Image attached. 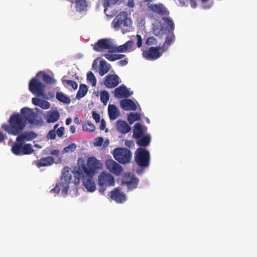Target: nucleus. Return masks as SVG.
Segmentation results:
<instances>
[{
	"mask_svg": "<svg viewBox=\"0 0 257 257\" xmlns=\"http://www.w3.org/2000/svg\"><path fill=\"white\" fill-rule=\"evenodd\" d=\"M56 98L58 100L64 103L69 104L71 102L70 98L61 92L56 93Z\"/></svg>",
	"mask_w": 257,
	"mask_h": 257,
	"instance_id": "obj_30",
	"label": "nucleus"
},
{
	"mask_svg": "<svg viewBox=\"0 0 257 257\" xmlns=\"http://www.w3.org/2000/svg\"><path fill=\"white\" fill-rule=\"evenodd\" d=\"M106 127V123L105 120L102 119H101L100 121V129L101 130H103Z\"/></svg>",
	"mask_w": 257,
	"mask_h": 257,
	"instance_id": "obj_58",
	"label": "nucleus"
},
{
	"mask_svg": "<svg viewBox=\"0 0 257 257\" xmlns=\"http://www.w3.org/2000/svg\"><path fill=\"white\" fill-rule=\"evenodd\" d=\"M109 40L107 39H102L99 40L93 45V50L97 52H101L102 50L109 48Z\"/></svg>",
	"mask_w": 257,
	"mask_h": 257,
	"instance_id": "obj_17",
	"label": "nucleus"
},
{
	"mask_svg": "<svg viewBox=\"0 0 257 257\" xmlns=\"http://www.w3.org/2000/svg\"><path fill=\"white\" fill-rule=\"evenodd\" d=\"M68 168H64L62 173L60 182L56 184L55 187L51 190V192L58 193L60 192V186L62 187V193L66 195L69 189V184L71 180V175L68 170Z\"/></svg>",
	"mask_w": 257,
	"mask_h": 257,
	"instance_id": "obj_3",
	"label": "nucleus"
},
{
	"mask_svg": "<svg viewBox=\"0 0 257 257\" xmlns=\"http://www.w3.org/2000/svg\"><path fill=\"white\" fill-rule=\"evenodd\" d=\"M40 75H42V79L46 84H52L55 83V80L48 74L39 72L37 73V76H38Z\"/></svg>",
	"mask_w": 257,
	"mask_h": 257,
	"instance_id": "obj_27",
	"label": "nucleus"
},
{
	"mask_svg": "<svg viewBox=\"0 0 257 257\" xmlns=\"http://www.w3.org/2000/svg\"><path fill=\"white\" fill-rule=\"evenodd\" d=\"M110 197L118 203H122L126 199L125 194L118 188H115L110 192Z\"/></svg>",
	"mask_w": 257,
	"mask_h": 257,
	"instance_id": "obj_11",
	"label": "nucleus"
},
{
	"mask_svg": "<svg viewBox=\"0 0 257 257\" xmlns=\"http://www.w3.org/2000/svg\"><path fill=\"white\" fill-rule=\"evenodd\" d=\"M37 114L29 107H25L21 109V113H15L9 118L8 123H4L2 128L9 135L17 136L25 128L27 121L31 124L38 125L41 121L37 119Z\"/></svg>",
	"mask_w": 257,
	"mask_h": 257,
	"instance_id": "obj_1",
	"label": "nucleus"
},
{
	"mask_svg": "<svg viewBox=\"0 0 257 257\" xmlns=\"http://www.w3.org/2000/svg\"><path fill=\"white\" fill-rule=\"evenodd\" d=\"M88 91L87 86L84 84H81L79 86V90L76 94V98L78 99L83 97L87 93Z\"/></svg>",
	"mask_w": 257,
	"mask_h": 257,
	"instance_id": "obj_31",
	"label": "nucleus"
},
{
	"mask_svg": "<svg viewBox=\"0 0 257 257\" xmlns=\"http://www.w3.org/2000/svg\"><path fill=\"white\" fill-rule=\"evenodd\" d=\"M17 136V142L23 143L25 141H30L37 137V134L34 132H25L23 133L22 132Z\"/></svg>",
	"mask_w": 257,
	"mask_h": 257,
	"instance_id": "obj_15",
	"label": "nucleus"
},
{
	"mask_svg": "<svg viewBox=\"0 0 257 257\" xmlns=\"http://www.w3.org/2000/svg\"><path fill=\"white\" fill-rule=\"evenodd\" d=\"M139 179L137 177L132 178V180L129 181V182L126 184V186L128 190H132L137 187L139 183Z\"/></svg>",
	"mask_w": 257,
	"mask_h": 257,
	"instance_id": "obj_34",
	"label": "nucleus"
},
{
	"mask_svg": "<svg viewBox=\"0 0 257 257\" xmlns=\"http://www.w3.org/2000/svg\"><path fill=\"white\" fill-rule=\"evenodd\" d=\"M60 113L57 110H49L47 112L45 119L48 123H53L60 118Z\"/></svg>",
	"mask_w": 257,
	"mask_h": 257,
	"instance_id": "obj_19",
	"label": "nucleus"
},
{
	"mask_svg": "<svg viewBox=\"0 0 257 257\" xmlns=\"http://www.w3.org/2000/svg\"><path fill=\"white\" fill-rule=\"evenodd\" d=\"M99 191L104 192L107 187L114 185V178L108 173L101 172L98 176Z\"/></svg>",
	"mask_w": 257,
	"mask_h": 257,
	"instance_id": "obj_7",
	"label": "nucleus"
},
{
	"mask_svg": "<svg viewBox=\"0 0 257 257\" xmlns=\"http://www.w3.org/2000/svg\"><path fill=\"white\" fill-rule=\"evenodd\" d=\"M114 158L119 163L125 164L129 163L132 158L130 150L125 148H117L113 152Z\"/></svg>",
	"mask_w": 257,
	"mask_h": 257,
	"instance_id": "obj_6",
	"label": "nucleus"
},
{
	"mask_svg": "<svg viewBox=\"0 0 257 257\" xmlns=\"http://www.w3.org/2000/svg\"><path fill=\"white\" fill-rule=\"evenodd\" d=\"M141 116L139 113L131 112L127 116V120L130 124H132L135 121L140 120Z\"/></svg>",
	"mask_w": 257,
	"mask_h": 257,
	"instance_id": "obj_35",
	"label": "nucleus"
},
{
	"mask_svg": "<svg viewBox=\"0 0 257 257\" xmlns=\"http://www.w3.org/2000/svg\"><path fill=\"white\" fill-rule=\"evenodd\" d=\"M190 2L191 4V7L193 8H195L197 6L195 0H190Z\"/></svg>",
	"mask_w": 257,
	"mask_h": 257,
	"instance_id": "obj_63",
	"label": "nucleus"
},
{
	"mask_svg": "<svg viewBox=\"0 0 257 257\" xmlns=\"http://www.w3.org/2000/svg\"><path fill=\"white\" fill-rule=\"evenodd\" d=\"M92 178L93 177H87L85 174L84 177L80 178L85 188L89 192H93L96 189L95 184Z\"/></svg>",
	"mask_w": 257,
	"mask_h": 257,
	"instance_id": "obj_16",
	"label": "nucleus"
},
{
	"mask_svg": "<svg viewBox=\"0 0 257 257\" xmlns=\"http://www.w3.org/2000/svg\"><path fill=\"white\" fill-rule=\"evenodd\" d=\"M92 116L96 123L100 121V115L95 112H93Z\"/></svg>",
	"mask_w": 257,
	"mask_h": 257,
	"instance_id": "obj_53",
	"label": "nucleus"
},
{
	"mask_svg": "<svg viewBox=\"0 0 257 257\" xmlns=\"http://www.w3.org/2000/svg\"><path fill=\"white\" fill-rule=\"evenodd\" d=\"M87 79L88 82L91 83L92 87L96 86L97 80L94 74L91 71H89L87 73Z\"/></svg>",
	"mask_w": 257,
	"mask_h": 257,
	"instance_id": "obj_37",
	"label": "nucleus"
},
{
	"mask_svg": "<svg viewBox=\"0 0 257 257\" xmlns=\"http://www.w3.org/2000/svg\"><path fill=\"white\" fill-rule=\"evenodd\" d=\"M133 92H130L124 85L122 84L116 88L114 90V96L117 98H127L130 97Z\"/></svg>",
	"mask_w": 257,
	"mask_h": 257,
	"instance_id": "obj_13",
	"label": "nucleus"
},
{
	"mask_svg": "<svg viewBox=\"0 0 257 257\" xmlns=\"http://www.w3.org/2000/svg\"><path fill=\"white\" fill-rule=\"evenodd\" d=\"M109 98V95L108 92L103 90L100 92V100L101 102L105 105Z\"/></svg>",
	"mask_w": 257,
	"mask_h": 257,
	"instance_id": "obj_39",
	"label": "nucleus"
},
{
	"mask_svg": "<svg viewBox=\"0 0 257 257\" xmlns=\"http://www.w3.org/2000/svg\"><path fill=\"white\" fill-rule=\"evenodd\" d=\"M72 121V119L71 118H67L66 119V124L68 125H69L71 122Z\"/></svg>",
	"mask_w": 257,
	"mask_h": 257,
	"instance_id": "obj_64",
	"label": "nucleus"
},
{
	"mask_svg": "<svg viewBox=\"0 0 257 257\" xmlns=\"http://www.w3.org/2000/svg\"><path fill=\"white\" fill-rule=\"evenodd\" d=\"M157 43V40L154 37H149L145 41V44L148 46L156 45Z\"/></svg>",
	"mask_w": 257,
	"mask_h": 257,
	"instance_id": "obj_42",
	"label": "nucleus"
},
{
	"mask_svg": "<svg viewBox=\"0 0 257 257\" xmlns=\"http://www.w3.org/2000/svg\"><path fill=\"white\" fill-rule=\"evenodd\" d=\"M118 65L120 66H125L127 64V61L126 60H119L118 62Z\"/></svg>",
	"mask_w": 257,
	"mask_h": 257,
	"instance_id": "obj_56",
	"label": "nucleus"
},
{
	"mask_svg": "<svg viewBox=\"0 0 257 257\" xmlns=\"http://www.w3.org/2000/svg\"><path fill=\"white\" fill-rule=\"evenodd\" d=\"M137 164L141 168L148 167L150 163V155L149 151L144 148H138L135 154Z\"/></svg>",
	"mask_w": 257,
	"mask_h": 257,
	"instance_id": "obj_4",
	"label": "nucleus"
},
{
	"mask_svg": "<svg viewBox=\"0 0 257 257\" xmlns=\"http://www.w3.org/2000/svg\"><path fill=\"white\" fill-rule=\"evenodd\" d=\"M29 89L36 96H43L45 94V86L36 77H33L29 82Z\"/></svg>",
	"mask_w": 257,
	"mask_h": 257,
	"instance_id": "obj_8",
	"label": "nucleus"
},
{
	"mask_svg": "<svg viewBox=\"0 0 257 257\" xmlns=\"http://www.w3.org/2000/svg\"><path fill=\"white\" fill-rule=\"evenodd\" d=\"M120 105L123 109L126 111L135 110L137 109L136 104L131 99H125L121 100L120 101Z\"/></svg>",
	"mask_w": 257,
	"mask_h": 257,
	"instance_id": "obj_18",
	"label": "nucleus"
},
{
	"mask_svg": "<svg viewBox=\"0 0 257 257\" xmlns=\"http://www.w3.org/2000/svg\"><path fill=\"white\" fill-rule=\"evenodd\" d=\"M32 101L34 105L38 106L43 109H47L50 107V103L48 101L38 98H33Z\"/></svg>",
	"mask_w": 257,
	"mask_h": 257,
	"instance_id": "obj_22",
	"label": "nucleus"
},
{
	"mask_svg": "<svg viewBox=\"0 0 257 257\" xmlns=\"http://www.w3.org/2000/svg\"><path fill=\"white\" fill-rule=\"evenodd\" d=\"M127 17V14L126 12H120L115 18H116V20L117 19H121L124 20L125 18Z\"/></svg>",
	"mask_w": 257,
	"mask_h": 257,
	"instance_id": "obj_48",
	"label": "nucleus"
},
{
	"mask_svg": "<svg viewBox=\"0 0 257 257\" xmlns=\"http://www.w3.org/2000/svg\"><path fill=\"white\" fill-rule=\"evenodd\" d=\"M166 50L164 46L151 47L148 50H142V55L146 60H155L160 58Z\"/></svg>",
	"mask_w": 257,
	"mask_h": 257,
	"instance_id": "obj_5",
	"label": "nucleus"
},
{
	"mask_svg": "<svg viewBox=\"0 0 257 257\" xmlns=\"http://www.w3.org/2000/svg\"><path fill=\"white\" fill-rule=\"evenodd\" d=\"M123 21L124 20L123 19H117L116 20V18H114L112 22L113 27L115 29H118L122 25Z\"/></svg>",
	"mask_w": 257,
	"mask_h": 257,
	"instance_id": "obj_43",
	"label": "nucleus"
},
{
	"mask_svg": "<svg viewBox=\"0 0 257 257\" xmlns=\"http://www.w3.org/2000/svg\"><path fill=\"white\" fill-rule=\"evenodd\" d=\"M119 83V77L115 74H109L105 76L104 84L108 88L115 87Z\"/></svg>",
	"mask_w": 257,
	"mask_h": 257,
	"instance_id": "obj_10",
	"label": "nucleus"
},
{
	"mask_svg": "<svg viewBox=\"0 0 257 257\" xmlns=\"http://www.w3.org/2000/svg\"><path fill=\"white\" fill-rule=\"evenodd\" d=\"M103 142V139L102 137H99L97 139V140L94 142V145L95 146H101Z\"/></svg>",
	"mask_w": 257,
	"mask_h": 257,
	"instance_id": "obj_54",
	"label": "nucleus"
},
{
	"mask_svg": "<svg viewBox=\"0 0 257 257\" xmlns=\"http://www.w3.org/2000/svg\"><path fill=\"white\" fill-rule=\"evenodd\" d=\"M137 38V45L138 48L141 47L142 46V38L141 35H137L136 36Z\"/></svg>",
	"mask_w": 257,
	"mask_h": 257,
	"instance_id": "obj_50",
	"label": "nucleus"
},
{
	"mask_svg": "<svg viewBox=\"0 0 257 257\" xmlns=\"http://www.w3.org/2000/svg\"><path fill=\"white\" fill-rule=\"evenodd\" d=\"M116 127L117 130L122 134H126L131 130V126L124 120H117L116 122Z\"/></svg>",
	"mask_w": 257,
	"mask_h": 257,
	"instance_id": "obj_20",
	"label": "nucleus"
},
{
	"mask_svg": "<svg viewBox=\"0 0 257 257\" xmlns=\"http://www.w3.org/2000/svg\"><path fill=\"white\" fill-rule=\"evenodd\" d=\"M124 145L128 148H132L134 146L135 144L133 141L129 140L125 142Z\"/></svg>",
	"mask_w": 257,
	"mask_h": 257,
	"instance_id": "obj_55",
	"label": "nucleus"
},
{
	"mask_svg": "<svg viewBox=\"0 0 257 257\" xmlns=\"http://www.w3.org/2000/svg\"><path fill=\"white\" fill-rule=\"evenodd\" d=\"M162 20L167 25L169 32H173L175 28L173 20L171 18L165 17H163Z\"/></svg>",
	"mask_w": 257,
	"mask_h": 257,
	"instance_id": "obj_33",
	"label": "nucleus"
},
{
	"mask_svg": "<svg viewBox=\"0 0 257 257\" xmlns=\"http://www.w3.org/2000/svg\"><path fill=\"white\" fill-rule=\"evenodd\" d=\"M70 132L71 133L74 134L76 132V127L74 125H71L70 128Z\"/></svg>",
	"mask_w": 257,
	"mask_h": 257,
	"instance_id": "obj_62",
	"label": "nucleus"
},
{
	"mask_svg": "<svg viewBox=\"0 0 257 257\" xmlns=\"http://www.w3.org/2000/svg\"><path fill=\"white\" fill-rule=\"evenodd\" d=\"M6 136L0 131V143L3 142L6 139Z\"/></svg>",
	"mask_w": 257,
	"mask_h": 257,
	"instance_id": "obj_59",
	"label": "nucleus"
},
{
	"mask_svg": "<svg viewBox=\"0 0 257 257\" xmlns=\"http://www.w3.org/2000/svg\"><path fill=\"white\" fill-rule=\"evenodd\" d=\"M131 24H132V20L131 19L128 18V17H127L126 18H125L123 22V24L122 25L124 26V27H130L131 26Z\"/></svg>",
	"mask_w": 257,
	"mask_h": 257,
	"instance_id": "obj_51",
	"label": "nucleus"
},
{
	"mask_svg": "<svg viewBox=\"0 0 257 257\" xmlns=\"http://www.w3.org/2000/svg\"><path fill=\"white\" fill-rule=\"evenodd\" d=\"M23 147V143L22 142H18L14 144L12 151L16 155H20L22 154V150Z\"/></svg>",
	"mask_w": 257,
	"mask_h": 257,
	"instance_id": "obj_28",
	"label": "nucleus"
},
{
	"mask_svg": "<svg viewBox=\"0 0 257 257\" xmlns=\"http://www.w3.org/2000/svg\"><path fill=\"white\" fill-rule=\"evenodd\" d=\"M75 4L76 8L80 11L83 10L86 6L85 0H77Z\"/></svg>",
	"mask_w": 257,
	"mask_h": 257,
	"instance_id": "obj_40",
	"label": "nucleus"
},
{
	"mask_svg": "<svg viewBox=\"0 0 257 257\" xmlns=\"http://www.w3.org/2000/svg\"><path fill=\"white\" fill-rule=\"evenodd\" d=\"M102 56H104L106 59L110 61H115V54H112L109 53H105L102 55Z\"/></svg>",
	"mask_w": 257,
	"mask_h": 257,
	"instance_id": "obj_47",
	"label": "nucleus"
},
{
	"mask_svg": "<svg viewBox=\"0 0 257 257\" xmlns=\"http://www.w3.org/2000/svg\"><path fill=\"white\" fill-rule=\"evenodd\" d=\"M59 125L56 124L54 125L53 129L49 131L47 135V138L51 140L56 139V135L60 138H62L64 134L65 128L64 126H61L58 128Z\"/></svg>",
	"mask_w": 257,
	"mask_h": 257,
	"instance_id": "obj_12",
	"label": "nucleus"
},
{
	"mask_svg": "<svg viewBox=\"0 0 257 257\" xmlns=\"http://www.w3.org/2000/svg\"><path fill=\"white\" fill-rule=\"evenodd\" d=\"M135 177L134 176H132L131 173H126L124 174L123 178L122 179V184L126 185L129 182L130 180H132V178Z\"/></svg>",
	"mask_w": 257,
	"mask_h": 257,
	"instance_id": "obj_41",
	"label": "nucleus"
},
{
	"mask_svg": "<svg viewBox=\"0 0 257 257\" xmlns=\"http://www.w3.org/2000/svg\"><path fill=\"white\" fill-rule=\"evenodd\" d=\"M134 43L132 40L127 41L123 45L117 47L118 52H124L134 46Z\"/></svg>",
	"mask_w": 257,
	"mask_h": 257,
	"instance_id": "obj_29",
	"label": "nucleus"
},
{
	"mask_svg": "<svg viewBox=\"0 0 257 257\" xmlns=\"http://www.w3.org/2000/svg\"><path fill=\"white\" fill-rule=\"evenodd\" d=\"M63 83L64 84H66L67 85L71 86L72 87V88H73L74 89H77V87H78L77 83L73 80H63Z\"/></svg>",
	"mask_w": 257,
	"mask_h": 257,
	"instance_id": "obj_45",
	"label": "nucleus"
},
{
	"mask_svg": "<svg viewBox=\"0 0 257 257\" xmlns=\"http://www.w3.org/2000/svg\"><path fill=\"white\" fill-rule=\"evenodd\" d=\"M153 33L156 36L162 35L163 34L162 27L160 25L159 26L154 27L153 28Z\"/></svg>",
	"mask_w": 257,
	"mask_h": 257,
	"instance_id": "obj_46",
	"label": "nucleus"
},
{
	"mask_svg": "<svg viewBox=\"0 0 257 257\" xmlns=\"http://www.w3.org/2000/svg\"><path fill=\"white\" fill-rule=\"evenodd\" d=\"M108 50L109 53H115L118 52L117 47L112 45L111 43H109V48H107Z\"/></svg>",
	"mask_w": 257,
	"mask_h": 257,
	"instance_id": "obj_49",
	"label": "nucleus"
},
{
	"mask_svg": "<svg viewBox=\"0 0 257 257\" xmlns=\"http://www.w3.org/2000/svg\"><path fill=\"white\" fill-rule=\"evenodd\" d=\"M50 154L57 157L60 154V152L58 150H53L50 152Z\"/></svg>",
	"mask_w": 257,
	"mask_h": 257,
	"instance_id": "obj_57",
	"label": "nucleus"
},
{
	"mask_svg": "<svg viewBox=\"0 0 257 257\" xmlns=\"http://www.w3.org/2000/svg\"><path fill=\"white\" fill-rule=\"evenodd\" d=\"M175 37L173 32H169L166 38V40L162 46L165 47V49H168V46L170 45L171 44L175 41Z\"/></svg>",
	"mask_w": 257,
	"mask_h": 257,
	"instance_id": "obj_32",
	"label": "nucleus"
},
{
	"mask_svg": "<svg viewBox=\"0 0 257 257\" xmlns=\"http://www.w3.org/2000/svg\"><path fill=\"white\" fill-rule=\"evenodd\" d=\"M151 142V137L149 135H147L144 137H141L137 141V144L141 147H145L148 146Z\"/></svg>",
	"mask_w": 257,
	"mask_h": 257,
	"instance_id": "obj_26",
	"label": "nucleus"
},
{
	"mask_svg": "<svg viewBox=\"0 0 257 257\" xmlns=\"http://www.w3.org/2000/svg\"><path fill=\"white\" fill-rule=\"evenodd\" d=\"M34 151L32 145L30 144H26L23 145L22 154L24 155H29L33 153Z\"/></svg>",
	"mask_w": 257,
	"mask_h": 257,
	"instance_id": "obj_36",
	"label": "nucleus"
},
{
	"mask_svg": "<svg viewBox=\"0 0 257 257\" xmlns=\"http://www.w3.org/2000/svg\"><path fill=\"white\" fill-rule=\"evenodd\" d=\"M110 65L104 60H101L99 63V74L101 76L106 74L110 69Z\"/></svg>",
	"mask_w": 257,
	"mask_h": 257,
	"instance_id": "obj_24",
	"label": "nucleus"
},
{
	"mask_svg": "<svg viewBox=\"0 0 257 257\" xmlns=\"http://www.w3.org/2000/svg\"><path fill=\"white\" fill-rule=\"evenodd\" d=\"M86 165L83 160H78V167L73 171L75 184H78L80 178L84 177V174L87 177H93L97 170L101 167L99 161L94 157H90L87 159Z\"/></svg>",
	"mask_w": 257,
	"mask_h": 257,
	"instance_id": "obj_2",
	"label": "nucleus"
},
{
	"mask_svg": "<svg viewBox=\"0 0 257 257\" xmlns=\"http://www.w3.org/2000/svg\"><path fill=\"white\" fill-rule=\"evenodd\" d=\"M108 112L110 120H114L119 115V112L114 105L109 104L108 105Z\"/></svg>",
	"mask_w": 257,
	"mask_h": 257,
	"instance_id": "obj_23",
	"label": "nucleus"
},
{
	"mask_svg": "<svg viewBox=\"0 0 257 257\" xmlns=\"http://www.w3.org/2000/svg\"><path fill=\"white\" fill-rule=\"evenodd\" d=\"M106 165L107 169L116 176L120 175L123 171L122 167L112 159L107 160Z\"/></svg>",
	"mask_w": 257,
	"mask_h": 257,
	"instance_id": "obj_9",
	"label": "nucleus"
},
{
	"mask_svg": "<svg viewBox=\"0 0 257 257\" xmlns=\"http://www.w3.org/2000/svg\"><path fill=\"white\" fill-rule=\"evenodd\" d=\"M143 126L141 123H137L134 125L133 137L135 139H139L144 135Z\"/></svg>",
	"mask_w": 257,
	"mask_h": 257,
	"instance_id": "obj_25",
	"label": "nucleus"
},
{
	"mask_svg": "<svg viewBox=\"0 0 257 257\" xmlns=\"http://www.w3.org/2000/svg\"><path fill=\"white\" fill-rule=\"evenodd\" d=\"M127 6L129 8H133L135 6L134 0H129L127 2Z\"/></svg>",
	"mask_w": 257,
	"mask_h": 257,
	"instance_id": "obj_60",
	"label": "nucleus"
},
{
	"mask_svg": "<svg viewBox=\"0 0 257 257\" xmlns=\"http://www.w3.org/2000/svg\"><path fill=\"white\" fill-rule=\"evenodd\" d=\"M149 8L152 11L160 16H167L169 14L166 8L162 4H152L149 6Z\"/></svg>",
	"mask_w": 257,
	"mask_h": 257,
	"instance_id": "obj_14",
	"label": "nucleus"
},
{
	"mask_svg": "<svg viewBox=\"0 0 257 257\" xmlns=\"http://www.w3.org/2000/svg\"><path fill=\"white\" fill-rule=\"evenodd\" d=\"M125 56L123 54H115V60H119Z\"/></svg>",
	"mask_w": 257,
	"mask_h": 257,
	"instance_id": "obj_61",
	"label": "nucleus"
},
{
	"mask_svg": "<svg viewBox=\"0 0 257 257\" xmlns=\"http://www.w3.org/2000/svg\"><path fill=\"white\" fill-rule=\"evenodd\" d=\"M118 1L119 0H106L105 3L106 7H110L116 4Z\"/></svg>",
	"mask_w": 257,
	"mask_h": 257,
	"instance_id": "obj_52",
	"label": "nucleus"
},
{
	"mask_svg": "<svg viewBox=\"0 0 257 257\" xmlns=\"http://www.w3.org/2000/svg\"><path fill=\"white\" fill-rule=\"evenodd\" d=\"M54 162L55 159L52 157L42 158L37 161L36 165L39 168L41 167H46L52 165Z\"/></svg>",
	"mask_w": 257,
	"mask_h": 257,
	"instance_id": "obj_21",
	"label": "nucleus"
},
{
	"mask_svg": "<svg viewBox=\"0 0 257 257\" xmlns=\"http://www.w3.org/2000/svg\"><path fill=\"white\" fill-rule=\"evenodd\" d=\"M95 126L90 121H87L85 122L82 125V129L85 131H88L90 132H92L95 130Z\"/></svg>",
	"mask_w": 257,
	"mask_h": 257,
	"instance_id": "obj_38",
	"label": "nucleus"
},
{
	"mask_svg": "<svg viewBox=\"0 0 257 257\" xmlns=\"http://www.w3.org/2000/svg\"><path fill=\"white\" fill-rule=\"evenodd\" d=\"M76 145L74 143L71 144L64 148L63 151L65 153H70L74 152L76 149Z\"/></svg>",
	"mask_w": 257,
	"mask_h": 257,
	"instance_id": "obj_44",
	"label": "nucleus"
}]
</instances>
